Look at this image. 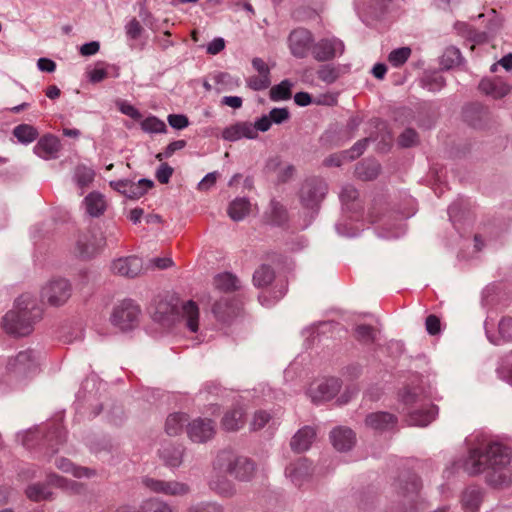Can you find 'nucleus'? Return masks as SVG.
I'll use <instances>...</instances> for the list:
<instances>
[{
  "label": "nucleus",
  "mask_w": 512,
  "mask_h": 512,
  "mask_svg": "<svg viewBox=\"0 0 512 512\" xmlns=\"http://www.w3.org/2000/svg\"><path fill=\"white\" fill-rule=\"evenodd\" d=\"M465 467L470 474L486 471V480L492 486L502 487L512 483L510 454L499 443L490 442L471 449Z\"/></svg>",
  "instance_id": "f257e3e1"
},
{
  "label": "nucleus",
  "mask_w": 512,
  "mask_h": 512,
  "mask_svg": "<svg viewBox=\"0 0 512 512\" xmlns=\"http://www.w3.org/2000/svg\"><path fill=\"white\" fill-rule=\"evenodd\" d=\"M42 317V309L32 296L25 294L15 302V308L3 317V328L11 335L26 336L33 330L35 322Z\"/></svg>",
  "instance_id": "f03ea898"
},
{
  "label": "nucleus",
  "mask_w": 512,
  "mask_h": 512,
  "mask_svg": "<svg viewBox=\"0 0 512 512\" xmlns=\"http://www.w3.org/2000/svg\"><path fill=\"white\" fill-rule=\"evenodd\" d=\"M421 487L420 479L414 473L406 472L397 479L394 488L402 512H419L424 509L420 496Z\"/></svg>",
  "instance_id": "7ed1b4c3"
},
{
  "label": "nucleus",
  "mask_w": 512,
  "mask_h": 512,
  "mask_svg": "<svg viewBox=\"0 0 512 512\" xmlns=\"http://www.w3.org/2000/svg\"><path fill=\"white\" fill-rule=\"evenodd\" d=\"M214 470L225 471L239 481H250L256 471L255 463L243 456H236L231 451L223 450L214 461Z\"/></svg>",
  "instance_id": "20e7f679"
},
{
  "label": "nucleus",
  "mask_w": 512,
  "mask_h": 512,
  "mask_svg": "<svg viewBox=\"0 0 512 512\" xmlns=\"http://www.w3.org/2000/svg\"><path fill=\"white\" fill-rule=\"evenodd\" d=\"M399 396L400 401L404 405L402 411L407 414L409 425L424 427L435 419L437 407L434 405L413 409L419 400V395L414 389L405 388Z\"/></svg>",
  "instance_id": "39448f33"
},
{
  "label": "nucleus",
  "mask_w": 512,
  "mask_h": 512,
  "mask_svg": "<svg viewBox=\"0 0 512 512\" xmlns=\"http://www.w3.org/2000/svg\"><path fill=\"white\" fill-rule=\"evenodd\" d=\"M117 234L116 228L109 230L107 235L96 234L93 231L82 233L77 239L75 252L83 259L91 258L107 244V241L116 243L118 241Z\"/></svg>",
  "instance_id": "423d86ee"
},
{
  "label": "nucleus",
  "mask_w": 512,
  "mask_h": 512,
  "mask_svg": "<svg viewBox=\"0 0 512 512\" xmlns=\"http://www.w3.org/2000/svg\"><path fill=\"white\" fill-rule=\"evenodd\" d=\"M140 314V306L133 300L125 299L114 306L110 320L120 330L127 331L138 325Z\"/></svg>",
  "instance_id": "0eeeda50"
},
{
  "label": "nucleus",
  "mask_w": 512,
  "mask_h": 512,
  "mask_svg": "<svg viewBox=\"0 0 512 512\" xmlns=\"http://www.w3.org/2000/svg\"><path fill=\"white\" fill-rule=\"evenodd\" d=\"M146 488L154 493L171 497H185L191 492L190 486L177 480H160L146 477L143 479Z\"/></svg>",
  "instance_id": "6e6552de"
},
{
  "label": "nucleus",
  "mask_w": 512,
  "mask_h": 512,
  "mask_svg": "<svg viewBox=\"0 0 512 512\" xmlns=\"http://www.w3.org/2000/svg\"><path fill=\"white\" fill-rule=\"evenodd\" d=\"M71 296V285L63 278H57L49 281L41 291L42 300L47 301L52 306L63 305Z\"/></svg>",
  "instance_id": "1a4fd4ad"
},
{
  "label": "nucleus",
  "mask_w": 512,
  "mask_h": 512,
  "mask_svg": "<svg viewBox=\"0 0 512 512\" xmlns=\"http://www.w3.org/2000/svg\"><path fill=\"white\" fill-rule=\"evenodd\" d=\"M187 436L192 442L205 443L216 433V424L209 418H196L186 425Z\"/></svg>",
  "instance_id": "9d476101"
},
{
  "label": "nucleus",
  "mask_w": 512,
  "mask_h": 512,
  "mask_svg": "<svg viewBox=\"0 0 512 512\" xmlns=\"http://www.w3.org/2000/svg\"><path fill=\"white\" fill-rule=\"evenodd\" d=\"M327 191L326 184L318 179L307 180L300 191L302 204L310 209L317 208Z\"/></svg>",
  "instance_id": "9b49d317"
},
{
  "label": "nucleus",
  "mask_w": 512,
  "mask_h": 512,
  "mask_svg": "<svg viewBox=\"0 0 512 512\" xmlns=\"http://www.w3.org/2000/svg\"><path fill=\"white\" fill-rule=\"evenodd\" d=\"M343 52L344 43L335 37L320 39L312 47V55L319 62L332 60Z\"/></svg>",
  "instance_id": "f8f14e48"
},
{
  "label": "nucleus",
  "mask_w": 512,
  "mask_h": 512,
  "mask_svg": "<svg viewBox=\"0 0 512 512\" xmlns=\"http://www.w3.org/2000/svg\"><path fill=\"white\" fill-rule=\"evenodd\" d=\"M313 35L305 28L294 29L289 37V48L293 56L297 58H304L313 47Z\"/></svg>",
  "instance_id": "ddd939ff"
},
{
  "label": "nucleus",
  "mask_w": 512,
  "mask_h": 512,
  "mask_svg": "<svg viewBox=\"0 0 512 512\" xmlns=\"http://www.w3.org/2000/svg\"><path fill=\"white\" fill-rule=\"evenodd\" d=\"M341 382L337 378L325 379L310 386L308 394L311 400L319 404L331 400L340 390Z\"/></svg>",
  "instance_id": "4468645a"
},
{
  "label": "nucleus",
  "mask_w": 512,
  "mask_h": 512,
  "mask_svg": "<svg viewBox=\"0 0 512 512\" xmlns=\"http://www.w3.org/2000/svg\"><path fill=\"white\" fill-rule=\"evenodd\" d=\"M313 471L312 463L307 458H299L287 466L285 473L294 485L300 487L312 476Z\"/></svg>",
  "instance_id": "2eb2a0df"
},
{
  "label": "nucleus",
  "mask_w": 512,
  "mask_h": 512,
  "mask_svg": "<svg viewBox=\"0 0 512 512\" xmlns=\"http://www.w3.org/2000/svg\"><path fill=\"white\" fill-rule=\"evenodd\" d=\"M36 366L37 358L34 351L24 350L9 360L7 368L16 374L27 375L34 371Z\"/></svg>",
  "instance_id": "dca6fc26"
},
{
  "label": "nucleus",
  "mask_w": 512,
  "mask_h": 512,
  "mask_svg": "<svg viewBox=\"0 0 512 512\" xmlns=\"http://www.w3.org/2000/svg\"><path fill=\"white\" fill-rule=\"evenodd\" d=\"M142 269V260L136 256L118 258L111 265V270L114 274L128 278L137 277L142 272Z\"/></svg>",
  "instance_id": "f3484780"
},
{
  "label": "nucleus",
  "mask_w": 512,
  "mask_h": 512,
  "mask_svg": "<svg viewBox=\"0 0 512 512\" xmlns=\"http://www.w3.org/2000/svg\"><path fill=\"white\" fill-rule=\"evenodd\" d=\"M240 307L238 302L231 296H222L215 301L212 312L221 322H227L239 313Z\"/></svg>",
  "instance_id": "a211bd4d"
},
{
  "label": "nucleus",
  "mask_w": 512,
  "mask_h": 512,
  "mask_svg": "<svg viewBox=\"0 0 512 512\" xmlns=\"http://www.w3.org/2000/svg\"><path fill=\"white\" fill-rule=\"evenodd\" d=\"M185 447L182 444L166 442L159 449V457L168 467H179L183 461Z\"/></svg>",
  "instance_id": "6ab92c4d"
},
{
  "label": "nucleus",
  "mask_w": 512,
  "mask_h": 512,
  "mask_svg": "<svg viewBox=\"0 0 512 512\" xmlns=\"http://www.w3.org/2000/svg\"><path fill=\"white\" fill-rule=\"evenodd\" d=\"M224 473L226 472L214 470V475L209 481V488L223 498H230L235 494L236 488Z\"/></svg>",
  "instance_id": "aec40b11"
},
{
  "label": "nucleus",
  "mask_w": 512,
  "mask_h": 512,
  "mask_svg": "<svg viewBox=\"0 0 512 512\" xmlns=\"http://www.w3.org/2000/svg\"><path fill=\"white\" fill-rule=\"evenodd\" d=\"M258 133L255 132L250 122H238L225 128L222 132L223 139L227 141H237L241 138L255 139Z\"/></svg>",
  "instance_id": "412c9836"
},
{
  "label": "nucleus",
  "mask_w": 512,
  "mask_h": 512,
  "mask_svg": "<svg viewBox=\"0 0 512 512\" xmlns=\"http://www.w3.org/2000/svg\"><path fill=\"white\" fill-rule=\"evenodd\" d=\"M397 423V417L388 412L370 413L365 418V425L375 431H387Z\"/></svg>",
  "instance_id": "4be33fe9"
},
{
  "label": "nucleus",
  "mask_w": 512,
  "mask_h": 512,
  "mask_svg": "<svg viewBox=\"0 0 512 512\" xmlns=\"http://www.w3.org/2000/svg\"><path fill=\"white\" fill-rule=\"evenodd\" d=\"M330 438L334 448L338 451L350 450L356 441L355 433L346 427H338L332 430Z\"/></svg>",
  "instance_id": "5701e85b"
},
{
  "label": "nucleus",
  "mask_w": 512,
  "mask_h": 512,
  "mask_svg": "<svg viewBox=\"0 0 512 512\" xmlns=\"http://www.w3.org/2000/svg\"><path fill=\"white\" fill-rule=\"evenodd\" d=\"M61 148L59 139L53 135L43 136L34 147L36 155L43 159L55 158Z\"/></svg>",
  "instance_id": "b1692460"
},
{
  "label": "nucleus",
  "mask_w": 512,
  "mask_h": 512,
  "mask_svg": "<svg viewBox=\"0 0 512 512\" xmlns=\"http://www.w3.org/2000/svg\"><path fill=\"white\" fill-rule=\"evenodd\" d=\"M479 89L494 99H500L510 92V87L500 79H483L479 83Z\"/></svg>",
  "instance_id": "393cba45"
},
{
  "label": "nucleus",
  "mask_w": 512,
  "mask_h": 512,
  "mask_svg": "<svg viewBox=\"0 0 512 512\" xmlns=\"http://www.w3.org/2000/svg\"><path fill=\"white\" fill-rule=\"evenodd\" d=\"M315 430L310 426L300 429L291 440V448L296 452H304L308 450L315 438Z\"/></svg>",
  "instance_id": "a878e982"
},
{
  "label": "nucleus",
  "mask_w": 512,
  "mask_h": 512,
  "mask_svg": "<svg viewBox=\"0 0 512 512\" xmlns=\"http://www.w3.org/2000/svg\"><path fill=\"white\" fill-rule=\"evenodd\" d=\"M244 416V409L240 406L226 411L221 421L222 428L226 431L239 430L245 423Z\"/></svg>",
  "instance_id": "bb28decb"
},
{
  "label": "nucleus",
  "mask_w": 512,
  "mask_h": 512,
  "mask_svg": "<svg viewBox=\"0 0 512 512\" xmlns=\"http://www.w3.org/2000/svg\"><path fill=\"white\" fill-rule=\"evenodd\" d=\"M86 212L92 217H99L106 210L104 196L97 192H91L84 199Z\"/></svg>",
  "instance_id": "cd10ccee"
},
{
  "label": "nucleus",
  "mask_w": 512,
  "mask_h": 512,
  "mask_svg": "<svg viewBox=\"0 0 512 512\" xmlns=\"http://www.w3.org/2000/svg\"><path fill=\"white\" fill-rule=\"evenodd\" d=\"M182 318L186 327L193 333L199 328V308L194 301H187L182 306Z\"/></svg>",
  "instance_id": "c85d7f7f"
},
{
  "label": "nucleus",
  "mask_w": 512,
  "mask_h": 512,
  "mask_svg": "<svg viewBox=\"0 0 512 512\" xmlns=\"http://www.w3.org/2000/svg\"><path fill=\"white\" fill-rule=\"evenodd\" d=\"M186 424H188V416L185 413L170 414L165 423L166 433L170 436H177L183 431Z\"/></svg>",
  "instance_id": "c756f323"
},
{
  "label": "nucleus",
  "mask_w": 512,
  "mask_h": 512,
  "mask_svg": "<svg viewBox=\"0 0 512 512\" xmlns=\"http://www.w3.org/2000/svg\"><path fill=\"white\" fill-rule=\"evenodd\" d=\"M55 465L59 470L67 473H72L77 478H89L95 475L94 471L84 467H76L70 460L65 458L56 459Z\"/></svg>",
  "instance_id": "7c9ffc66"
},
{
  "label": "nucleus",
  "mask_w": 512,
  "mask_h": 512,
  "mask_svg": "<svg viewBox=\"0 0 512 512\" xmlns=\"http://www.w3.org/2000/svg\"><path fill=\"white\" fill-rule=\"evenodd\" d=\"M250 202L245 198H237L232 201L228 208V215L234 221H241L249 214Z\"/></svg>",
  "instance_id": "2f4dec72"
},
{
  "label": "nucleus",
  "mask_w": 512,
  "mask_h": 512,
  "mask_svg": "<svg viewBox=\"0 0 512 512\" xmlns=\"http://www.w3.org/2000/svg\"><path fill=\"white\" fill-rule=\"evenodd\" d=\"M215 287L224 292H233L240 288L239 279L231 273H222L214 278Z\"/></svg>",
  "instance_id": "473e14b6"
},
{
  "label": "nucleus",
  "mask_w": 512,
  "mask_h": 512,
  "mask_svg": "<svg viewBox=\"0 0 512 512\" xmlns=\"http://www.w3.org/2000/svg\"><path fill=\"white\" fill-rule=\"evenodd\" d=\"M482 501L481 491L478 488H467L462 495V505L465 510L475 512Z\"/></svg>",
  "instance_id": "72a5a7b5"
},
{
  "label": "nucleus",
  "mask_w": 512,
  "mask_h": 512,
  "mask_svg": "<svg viewBox=\"0 0 512 512\" xmlns=\"http://www.w3.org/2000/svg\"><path fill=\"white\" fill-rule=\"evenodd\" d=\"M153 182L148 179H141L137 183L129 181L128 189L126 190V197L130 199H139L149 189L153 187Z\"/></svg>",
  "instance_id": "f704fd0d"
},
{
  "label": "nucleus",
  "mask_w": 512,
  "mask_h": 512,
  "mask_svg": "<svg viewBox=\"0 0 512 512\" xmlns=\"http://www.w3.org/2000/svg\"><path fill=\"white\" fill-rule=\"evenodd\" d=\"M275 273L268 265H262L253 274V282L257 287H265L272 283Z\"/></svg>",
  "instance_id": "c9c22d12"
},
{
  "label": "nucleus",
  "mask_w": 512,
  "mask_h": 512,
  "mask_svg": "<svg viewBox=\"0 0 512 512\" xmlns=\"http://www.w3.org/2000/svg\"><path fill=\"white\" fill-rule=\"evenodd\" d=\"M215 82L217 84V91H232L241 85L239 78H235L228 73H218L215 76Z\"/></svg>",
  "instance_id": "e433bc0d"
},
{
  "label": "nucleus",
  "mask_w": 512,
  "mask_h": 512,
  "mask_svg": "<svg viewBox=\"0 0 512 512\" xmlns=\"http://www.w3.org/2000/svg\"><path fill=\"white\" fill-rule=\"evenodd\" d=\"M292 83L289 80H283L278 85L273 86L270 89V99L272 101L288 100L291 98Z\"/></svg>",
  "instance_id": "4c0bfd02"
},
{
  "label": "nucleus",
  "mask_w": 512,
  "mask_h": 512,
  "mask_svg": "<svg viewBox=\"0 0 512 512\" xmlns=\"http://www.w3.org/2000/svg\"><path fill=\"white\" fill-rule=\"evenodd\" d=\"M48 484L64 488L73 493H80V491L82 489V484H80L76 481H73V480H68V479L58 476L56 474H52V475L48 476Z\"/></svg>",
  "instance_id": "58836bf2"
},
{
  "label": "nucleus",
  "mask_w": 512,
  "mask_h": 512,
  "mask_svg": "<svg viewBox=\"0 0 512 512\" xmlns=\"http://www.w3.org/2000/svg\"><path fill=\"white\" fill-rule=\"evenodd\" d=\"M380 166L374 161L363 162L356 168V174L362 180H372L379 174Z\"/></svg>",
  "instance_id": "ea45409f"
},
{
  "label": "nucleus",
  "mask_w": 512,
  "mask_h": 512,
  "mask_svg": "<svg viewBox=\"0 0 512 512\" xmlns=\"http://www.w3.org/2000/svg\"><path fill=\"white\" fill-rule=\"evenodd\" d=\"M13 134L22 143H31L38 136L37 130L28 124L16 126L13 130Z\"/></svg>",
  "instance_id": "a19ab883"
},
{
  "label": "nucleus",
  "mask_w": 512,
  "mask_h": 512,
  "mask_svg": "<svg viewBox=\"0 0 512 512\" xmlns=\"http://www.w3.org/2000/svg\"><path fill=\"white\" fill-rule=\"evenodd\" d=\"M46 439L54 452L57 451L56 446L62 444L66 439V433L60 424H53L48 431Z\"/></svg>",
  "instance_id": "79ce46f5"
},
{
  "label": "nucleus",
  "mask_w": 512,
  "mask_h": 512,
  "mask_svg": "<svg viewBox=\"0 0 512 512\" xmlns=\"http://www.w3.org/2000/svg\"><path fill=\"white\" fill-rule=\"evenodd\" d=\"M26 495L30 500L37 502L49 499L52 493L44 484H33L26 489Z\"/></svg>",
  "instance_id": "37998d69"
},
{
  "label": "nucleus",
  "mask_w": 512,
  "mask_h": 512,
  "mask_svg": "<svg viewBox=\"0 0 512 512\" xmlns=\"http://www.w3.org/2000/svg\"><path fill=\"white\" fill-rule=\"evenodd\" d=\"M376 332L370 325H358L355 329V338L364 344H370L375 341Z\"/></svg>",
  "instance_id": "c03bdc74"
},
{
  "label": "nucleus",
  "mask_w": 512,
  "mask_h": 512,
  "mask_svg": "<svg viewBox=\"0 0 512 512\" xmlns=\"http://www.w3.org/2000/svg\"><path fill=\"white\" fill-rule=\"evenodd\" d=\"M142 512H174L172 506L167 502L159 500L157 498L149 499L144 502L141 508Z\"/></svg>",
  "instance_id": "a18cd8bd"
},
{
  "label": "nucleus",
  "mask_w": 512,
  "mask_h": 512,
  "mask_svg": "<svg viewBox=\"0 0 512 512\" xmlns=\"http://www.w3.org/2000/svg\"><path fill=\"white\" fill-rule=\"evenodd\" d=\"M141 128L149 133H164L166 132V124L155 116L147 117L141 123Z\"/></svg>",
  "instance_id": "49530a36"
},
{
  "label": "nucleus",
  "mask_w": 512,
  "mask_h": 512,
  "mask_svg": "<svg viewBox=\"0 0 512 512\" xmlns=\"http://www.w3.org/2000/svg\"><path fill=\"white\" fill-rule=\"evenodd\" d=\"M94 176L93 169L86 166H78L75 169V179L81 188L88 186L93 181Z\"/></svg>",
  "instance_id": "de8ad7c7"
},
{
  "label": "nucleus",
  "mask_w": 512,
  "mask_h": 512,
  "mask_svg": "<svg viewBox=\"0 0 512 512\" xmlns=\"http://www.w3.org/2000/svg\"><path fill=\"white\" fill-rule=\"evenodd\" d=\"M410 55L411 49L409 47H401L391 51L388 60L393 66L399 67L408 60Z\"/></svg>",
  "instance_id": "09e8293b"
},
{
  "label": "nucleus",
  "mask_w": 512,
  "mask_h": 512,
  "mask_svg": "<svg viewBox=\"0 0 512 512\" xmlns=\"http://www.w3.org/2000/svg\"><path fill=\"white\" fill-rule=\"evenodd\" d=\"M246 82L247 86L254 91L267 89L271 85L270 75L266 74L251 76Z\"/></svg>",
  "instance_id": "8fccbe9b"
},
{
  "label": "nucleus",
  "mask_w": 512,
  "mask_h": 512,
  "mask_svg": "<svg viewBox=\"0 0 512 512\" xmlns=\"http://www.w3.org/2000/svg\"><path fill=\"white\" fill-rule=\"evenodd\" d=\"M461 62V53L455 47L447 48L442 57V64L445 68L449 69Z\"/></svg>",
  "instance_id": "3c124183"
},
{
  "label": "nucleus",
  "mask_w": 512,
  "mask_h": 512,
  "mask_svg": "<svg viewBox=\"0 0 512 512\" xmlns=\"http://www.w3.org/2000/svg\"><path fill=\"white\" fill-rule=\"evenodd\" d=\"M188 512H224V509L216 502H200L190 506Z\"/></svg>",
  "instance_id": "603ef678"
},
{
  "label": "nucleus",
  "mask_w": 512,
  "mask_h": 512,
  "mask_svg": "<svg viewBox=\"0 0 512 512\" xmlns=\"http://www.w3.org/2000/svg\"><path fill=\"white\" fill-rule=\"evenodd\" d=\"M317 76L323 82L331 84L337 80L338 72L336 68L330 65H323L318 69Z\"/></svg>",
  "instance_id": "864d4df0"
},
{
  "label": "nucleus",
  "mask_w": 512,
  "mask_h": 512,
  "mask_svg": "<svg viewBox=\"0 0 512 512\" xmlns=\"http://www.w3.org/2000/svg\"><path fill=\"white\" fill-rule=\"evenodd\" d=\"M398 143L401 147H411L418 143V134L413 129H406L401 133V135L398 138Z\"/></svg>",
  "instance_id": "5fc2aeb1"
},
{
  "label": "nucleus",
  "mask_w": 512,
  "mask_h": 512,
  "mask_svg": "<svg viewBox=\"0 0 512 512\" xmlns=\"http://www.w3.org/2000/svg\"><path fill=\"white\" fill-rule=\"evenodd\" d=\"M116 105L119 109V111L121 113H123L124 115H127L129 116L130 118L134 119V120H139L141 119L142 115L141 113L138 111V109H136L133 105H131L130 103H128L127 101H124V100H118L116 102Z\"/></svg>",
  "instance_id": "6e6d98bb"
},
{
  "label": "nucleus",
  "mask_w": 512,
  "mask_h": 512,
  "mask_svg": "<svg viewBox=\"0 0 512 512\" xmlns=\"http://www.w3.org/2000/svg\"><path fill=\"white\" fill-rule=\"evenodd\" d=\"M125 31L130 39L136 40L141 36L143 27L136 18H133L126 24Z\"/></svg>",
  "instance_id": "4d7b16f0"
},
{
  "label": "nucleus",
  "mask_w": 512,
  "mask_h": 512,
  "mask_svg": "<svg viewBox=\"0 0 512 512\" xmlns=\"http://www.w3.org/2000/svg\"><path fill=\"white\" fill-rule=\"evenodd\" d=\"M271 419V415L264 410H259L255 412L253 420L251 422V427L253 430L262 429Z\"/></svg>",
  "instance_id": "13d9d810"
},
{
  "label": "nucleus",
  "mask_w": 512,
  "mask_h": 512,
  "mask_svg": "<svg viewBox=\"0 0 512 512\" xmlns=\"http://www.w3.org/2000/svg\"><path fill=\"white\" fill-rule=\"evenodd\" d=\"M268 116L272 123L282 124L290 118V112L287 108H273Z\"/></svg>",
  "instance_id": "bf43d9fd"
},
{
  "label": "nucleus",
  "mask_w": 512,
  "mask_h": 512,
  "mask_svg": "<svg viewBox=\"0 0 512 512\" xmlns=\"http://www.w3.org/2000/svg\"><path fill=\"white\" fill-rule=\"evenodd\" d=\"M499 334L506 341H512V318L503 317L499 322Z\"/></svg>",
  "instance_id": "052dcab7"
},
{
  "label": "nucleus",
  "mask_w": 512,
  "mask_h": 512,
  "mask_svg": "<svg viewBox=\"0 0 512 512\" xmlns=\"http://www.w3.org/2000/svg\"><path fill=\"white\" fill-rule=\"evenodd\" d=\"M271 206V214L273 221L277 224H282L287 218L286 209L278 202H272Z\"/></svg>",
  "instance_id": "680f3d73"
},
{
  "label": "nucleus",
  "mask_w": 512,
  "mask_h": 512,
  "mask_svg": "<svg viewBox=\"0 0 512 512\" xmlns=\"http://www.w3.org/2000/svg\"><path fill=\"white\" fill-rule=\"evenodd\" d=\"M168 123L175 129H184L189 125V120L182 114H170L168 116Z\"/></svg>",
  "instance_id": "e2e57ef3"
},
{
  "label": "nucleus",
  "mask_w": 512,
  "mask_h": 512,
  "mask_svg": "<svg viewBox=\"0 0 512 512\" xmlns=\"http://www.w3.org/2000/svg\"><path fill=\"white\" fill-rule=\"evenodd\" d=\"M172 174L173 168L169 166L167 163H163L160 165L159 169L156 172V178L160 183L167 184Z\"/></svg>",
  "instance_id": "0e129e2a"
},
{
  "label": "nucleus",
  "mask_w": 512,
  "mask_h": 512,
  "mask_svg": "<svg viewBox=\"0 0 512 512\" xmlns=\"http://www.w3.org/2000/svg\"><path fill=\"white\" fill-rule=\"evenodd\" d=\"M295 173V167L291 164H283L277 174L278 182L285 183L292 179Z\"/></svg>",
  "instance_id": "69168bd1"
},
{
  "label": "nucleus",
  "mask_w": 512,
  "mask_h": 512,
  "mask_svg": "<svg viewBox=\"0 0 512 512\" xmlns=\"http://www.w3.org/2000/svg\"><path fill=\"white\" fill-rule=\"evenodd\" d=\"M218 173L211 172L208 173L198 184V190L207 191L209 190L217 181Z\"/></svg>",
  "instance_id": "338daca9"
},
{
  "label": "nucleus",
  "mask_w": 512,
  "mask_h": 512,
  "mask_svg": "<svg viewBox=\"0 0 512 512\" xmlns=\"http://www.w3.org/2000/svg\"><path fill=\"white\" fill-rule=\"evenodd\" d=\"M108 76V72L104 67H99L98 65L89 72V80L92 83H99L106 79Z\"/></svg>",
  "instance_id": "774afa93"
}]
</instances>
